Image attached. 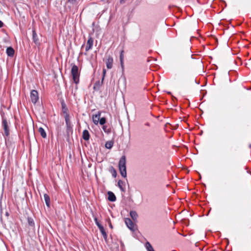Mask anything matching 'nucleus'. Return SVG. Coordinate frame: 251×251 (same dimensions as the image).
I'll return each mask as SVG.
<instances>
[{"instance_id":"nucleus-4","label":"nucleus","mask_w":251,"mask_h":251,"mask_svg":"<svg viewBox=\"0 0 251 251\" xmlns=\"http://www.w3.org/2000/svg\"><path fill=\"white\" fill-rule=\"evenodd\" d=\"M2 126L4 130V135L9 136L10 133L8 122L6 119L4 117L2 118Z\"/></svg>"},{"instance_id":"nucleus-15","label":"nucleus","mask_w":251,"mask_h":251,"mask_svg":"<svg viewBox=\"0 0 251 251\" xmlns=\"http://www.w3.org/2000/svg\"><path fill=\"white\" fill-rule=\"evenodd\" d=\"M118 186L122 192H126V188L125 187V182L124 181L122 180H119L118 181Z\"/></svg>"},{"instance_id":"nucleus-18","label":"nucleus","mask_w":251,"mask_h":251,"mask_svg":"<svg viewBox=\"0 0 251 251\" xmlns=\"http://www.w3.org/2000/svg\"><path fill=\"white\" fill-rule=\"evenodd\" d=\"M130 216L132 219L133 220V221H134V222L137 221L138 215L136 211H131L130 212Z\"/></svg>"},{"instance_id":"nucleus-12","label":"nucleus","mask_w":251,"mask_h":251,"mask_svg":"<svg viewBox=\"0 0 251 251\" xmlns=\"http://www.w3.org/2000/svg\"><path fill=\"white\" fill-rule=\"evenodd\" d=\"M124 50H122L120 52V64L121 66L122 69V72L124 73Z\"/></svg>"},{"instance_id":"nucleus-23","label":"nucleus","mask_w":251,"mask_h":251,"mask_svg":"<svg viewBox=\"0 0 251 251\" xmlns=\"http://www.w3.org/2000/svg\"><path fill=\"white\" fill-rule=\"evenodd\" d=\"M27 221L28 225L33 228H34L35 224L33 219L31 217L27 218Z\"/></svg>"},{"instance_id":"nucleus-13","label":"nucleus","mask_w":251,"mask_h":251,"mask_svg":"<svg viewBox=\"0 0 251 251\" xmlns=\"http://www.w3.org/2000/svg\"><path fill=\"white\" fill-rule=\"evenodd\" d=\"M32 40H33V41L34 42V43L36 45H37L40 44L39 39L38 38V36L36 34V31L35 29L32 30Z\"/></svg>"},{"instance_id":"nucleus-17","label":"nucleus","mask_w":251,"mask_h":251,"mask_svg":"<svg viewBox=\"0 0 251 251\" xmlns=\"http://www.w3.org/2000/svg\"><path fill=\"white\" fill-rule=\"evenodd\" d=\"M82 138L85 141H88L89 140L90 134L87 130L85 129L83 130L82 133Z\"/></svg>"},{"instance_id":"nucleus-25","label":"nucleus","mask_w":251,"mask_h":251,"mask_svg":"<svg viewBox=\"0 0 251 251\" xmlns=\"http://www.w3.org/2000/svg\"><path fill=\"white\" fill-rule=\"evenodd\" d=\"M101 84H102L99 81L96 82L94 84V87H93L94 89L96 90H99L100 85Z\"/></svg>"},{"instance_id":"nucleus-27","label":"nucleus","mask_w":251,"mask_h":251,"mask_svg":"<svg viewBox=\"0 0 251 251\" xmlns=\"http://www.w3.org/2000/svg\"><path fill=\"white\" fill-rule=\"evenodd\" d=\"M146 248L148 251H151L154 250L151 244L148 242L146 243Z\"/></svg>"},{"instance_id":"nucleus-11","label":"nucleus","mask_w":251,"mask_h":251,"mask_svg":"<svg viewBox=\"0 0 251 251\" xmlns=\"http://www.w3.org/2000/svg\"><path fill=\"white\" fill-rule=\"evenodd\" d=\"M100 114H101V112L99 111L97 114L93 115V117H92L93 122L96 125H97L99 123V121L100 119Z\"/></svg>"},{"instance_id":"nucleus-24","label":"nucleus","mask_w":251,"mask_h":251,"mask_svg":"<svg viewBox=\"0 0 251 251\" xmlns=\"http://www.w3.org/2000/svg\"><path fill=\"white\" fill-rule=\"evenodd\" d=\"M102 129L103 130V131L107 133V134H109L111 132V128H107V126H105V125H103L102 126Z\"/></svg>"},{"instance_id":"nucleus-34","label":"nucleus","mask_w":251,"mask_h":251,"mask_svg":"<svg viewBox=\"0 0 251 251\" xmlns=\"http://www.w3.org/2000/svg\"><path fill=\"white\" fill-rule=\"evenodd\" d=\"M5 214H6V215L7 216H9V214H8V212H6Z\"/></svg>"},{"instance_id":"nucleus-3","label":"nucleus","mask_w":251,"mask_h":251,"mask_svg":"<svg viewBox=\"0 0 251 251\" xmlns=\"http://www.w3.org/2000/svg\"><path fill=\"white\" fill-rule=\"evenodd\" d=\"M66 125V135L67 136V140H69L71 135L73 133V126L70 119L65 120Z\"/></svg>"},{"instance_id":"nucleus-21","label":"nucleus","mask_w":251,"mask_h":251,"mask_svg":"<svg viewBox=\"0 0 251 251\" xmlns=\"http://www.w3.org/2000/svg\"><path fill=\"white\" fill-rule=\"evenodd\" d=\"M114 142L113 141H108L105 143V147L106 149H110L113 146Z\"/></svg>"},{"instance_id":"nucleus-37","label":"nucleus","mask_w":251,"mask_h":251,"mask_svg":"<svg viewBox=\"0 0 251 251\" xmlns=\"http://www.w3.org/2000/svg\"><path fill=\"white\" fill-rule=\"evenodd\" d=\"M168 94H171V92H168Z\"/></svg>"},{"instance_id":"nucleus-30","label":"nucleus","mask_w":251,"mask_h":251,"mask_svg":"<svg viewBox=\"0 0 251 251\" xmlns=\"http://www.w3.org/2000/svg\"><path fill=\"white\" fill-rule=\"evenodd\" d=\"M109 227H110L111 228H113V226H112V224H111V222H110V219H109Z\"/></svg>"},{"instance_id":"nucleus-6","label":"nucleus","mask_w":251,"mask_h":251,"mask_svg":"<svg viewBox=\"0 0 251 251\" xmlns=\"http://www.w3.org/2000/svg\"><path fill=\"white\" fill-rule=\"evenodd\" d=\"M61 103L62 112L64 114L65 120L70 119V115L68 113V108L64 100H62L61 101Z\"/></svg>"},{"instance_id":"nucleus-1","label":"nucleus","mask_w":251,"mask_h":251,"mask_svg":"<svg viewBox=\"0 0 251 251\" xmlns=\"http://www.w3.org/2000/svg\"><path fill=\"white\" fill-rule=\"evenodd\" d=\"M118 167L121 176L125 178L126 177V156L123 155L120 159Z\"/></svg>"},{"instance_id":"nucleus-22","label":"nucleus","mask_w":251,"mask_h":251,"mask_svg":"<svg viewBox=\"0 0 251 251\" xmlns=\"http://www.w3.org/2000/svg\"><path fill=\"white\" fill-rule=\"evenodd\" d=\"M109 172L111 173L112 176L114 177H116L117 176V171L116 169L113 167L110 166L109 170Z\"/></svg>"},{"instance_id":"nucleus-32","label":"nucleus","mask_w":251,"mask_h":251,"mask_svg":"<svg viewBox=\"0 0 251 251\" xmlns=\"http://www.w3.org/2000/svg\"><path fill=\"white\" fill-rule=\"evenodd\" d=\"M145 126H149V127L151 126L150 124L149 123H148V122L146 123L145 124Z\"/></svg>"},{"instance_id":"nucleus-29","label":"nucleus","mask_w":251,"mask_h":251,"mask_svg":"<svg viewBox=\"0 0 251 251\" xmlns=\"http://www.w3.org/2000/svg\"><path fill=\"white\" fill-rule=\"evenodd\" d=\"M77 0H68V1L72 4H75Z\"/></svg>"},{"instance_id":"nucleus-14","label":"nucleus","mask_w":251,"mask_h":251,"mask_svg":"<svg viewBox=\"0 0 251 251\" xmlns=\"http://www.w3.org/2000/svg\"><path fill=\"white\" fill-rule=\"evenodd\" d=\"M108 198L107 199L109 201L114 202L116 200V197L115 194L111 191H108L107 192Z\"/></svg>"},{"instance_id":"nucleus-36","label":"nucleus","mask_w":251,"mask_h":251,"mask_svg":"<svg viewBox=\"0 0 251 251\" xmlns=\"http://www.w3.org/2000/svg\"><path fill=\"white\" fill-rule=\"evenodd\" d=\"M249 109H250L249 108H246L247 110H249Z\"/></svg>"},{"instance_id":"nucleus-9","label":"nucleus","mask_w":251,"mask_h":251,"mask_svg":"<svg viewBox=\"0 0 251 251\" xmlns=\"http://www.w3.org/2000/svg\"><path fill=\"white\" fill-rule=\"evenodd\" d=\"M93 39L91 36H89L87 42V45L85 48L86 51H88L92 48L93 45Z\"/></svg>"},{"instance_id":"nucleus-35","label":"nucleus","mask_w":251,"mask_h":251,"mask_svg":"<svg viewBox=\"0 0 251 251\" xmlns=\"http://www.w3.org/2000/svg\"><path fill=\"white\" fill-rule=\"evenodd\" d=\"M173 100H174V99L176 100V99L175 97H174V96H173Z\"/></svg>"},{"instance_id":"nucleus-7","label":"nucleus","mask_w":251,"mask_h":251,"mask_svg":"<svg viewBox=\"0 0 251 251\" xmlns=\"http://www.w3.org/2000/svg\"><path fill=\"white\" fill-rule=\"evenodd\" d=\"M30 99L32 102L35 104L39 100L38 93L36 90H32L30 92Z\"/></svg>"},{"instance_id":"nucleus-28","label":"nucleus","mask_w":251,"mask_h":251,"mask_svg":"<svg viewBox=\"0 0 251 251\" xmlns=\"http://www.w3.org/2000/svg\"><path fill=\"white\" fill-rule=\"evenodd\" d=\"M106 69H103V70H102V80H101V84L103 83V81L104 80V78L105 77V74H106Z\"/></svg>"},{"instance_id":"nucleus-33","label":"nucleus","mask_w":251,"mask_h":251,"mask_svg":"<svg viewBox=\"0 0 251 251\" xmlns=\"http://www.w3.org/2000/svg\"><path fill=\"white\" fill-rule=\"evenodd\" d=\"M120 2L121 4H124L125 2V0H120Z\"/></svg>"},{"instance_id":"nucleus-26","label":"nucleus","mask_w":251,"mask_h":251,"mask_svg":"<svg viewBox=\"0 0 251 251\" xmlns=\"http://www.w3.org/2000/svg\"><path fill=\"white\" fill-rule=\"evenodd\" d=\"M99 122L100 125L103 126L106 122V119L105 117H102L100 119Z\"/></svg>"},{"instance_id":"nucleus-31","label":"nucleus","mask_w":251,"mask_h":251,"mask_svg":"<svg viewBox=\"0 0 251 251\" xmlns=\"http://www.w3.org/2000/svg\"><path fill=\"white\" fill-rule=\"evenodd\" d=\"M3 25L4 24L0 20V28L3 27Z\"/></svg>"},{"instance_id":"nucleus-8","label":"nucleus","mask_w":251,"mask_h":251,"mask_svg":"<svg viewBox=\"0 0 251 251\" xmlns=\"http://www.w3.org/2000/svg\"><path fill=\"white\" fill-rule=\"evenodd\" d=\"M105 63L106 65V67L108 69H110L113 67V57L109 55L107 57V58L106 59L105 61Z\"/></svg>"},{"instance_id":"nucleus-38","label":"nucleus","mask_w":251,"mask_h":251,"mask_svg":"<svg viewBox=\"0 0 251 251\" xmlns=\"http://www.w3.org/2000/svg\"><path fill=\"white\" fill-rule=\"evenodd\" d=\"M154 251V250H153V251Z\"/></svg>"},{"instance_id":"nucleus-5","label":"nucleus","mask_w":251,"mask_h":251,"mask_svg":"<svg viewBox=\"0 0 251 251\" xmlns=\"http://www.w3.org/2000/svg\"><path fill=\"white\" fill-rule=\"evenodd\" d=\"M95 221L96 225L99 227L101 234L102 235L104 240L106 241L107 239V235L106 232L103 227V226L101 225V224L98 221V219L96 218H95Z\"/></svg>"},{"instance_id":"nucleus-2","label":"nucleus","mask_w":251,"mask_h":251,"mask_svg":"<svg viewBox=\"0 0 251 251\" xmlns=\"http://www.w3.org/2000/svg\"><path fill=\"white\" fill-rule=\"evenodd\" d=\"M72 67L71 71V75L74 83L77 84L79 81L80 76V74L78 72V67L75 64H72Z\"/></svg>"},{"instance_id":"nucleus-16","label":"nucleus","mask_w":251,"mask_h":251,"mask_svg":"<svg viewBox=\"0 0 251 251\" xmlns=\"http://www.w3.org/2000/svg\"><path fill=\"white\" fill-rule=\"evenodd\" d=\"M15 53V50L11 47H9L6 49V53L9 57L13 56Z\"/></svg>"},{"instance_id":"nucleus-19","label":"nucleus","mask_w":251,"mask_h":251,"mask_svg":"<svg viewBox=\"0 0 251 251\" xmlns=\"http://www.w3.org/2000/svg\"><path fill=\"white\" fill-rule=\"evenodd\" d=\"M46 204L48 207H50V198L48 195L45 194L44 195Z\"/></svg>"},{"instance_id":"nucleus-20","label":"nucleus","mask_w":251,"mask_h":251,"mask_svg":"<svg viewBox=\"0 0 251 251\" xmlns=\"http://www.w3.org/2000/svg\"><path fill=\"white\" fill-rule=\"evenodd\" d=\"M38 131L40 133L41 136L43 138H46L47 137V134L44 129L41 127H39L38 129Z\"/></svg>"},{"instance_id":"nucleus-10","label":"nucleus","mask_w":251,"mask_h":251,"mask_svg":"<svg viewBox=\"0 0 251 251\" xmlns=\"http://www.w3.org/2000/svg\"><path fill=\"white\" fill-rule=\"evenodd\" d=\"M125 223L129 229H130L132 231L135 230V229H134V224H133V222L131 221L130 219L126 218L125 219Z\"/></svg>"}]
</instances>
